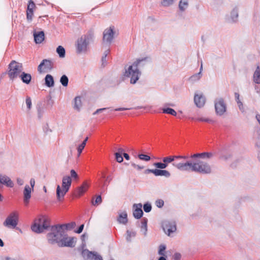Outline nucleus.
<instances>
[{
    "label": "nucleus",
    "instance_id": "nucleus-18",
    "mask_svg": "<svg viewBox=\"0 0 260 260\" xmlns=\"http://www.w3.org/2000/svg\"><path fill=\"white\" fill-rule=\"evenodd\" d=\"M28 185H26L23 191V202L25 206H27L31 198V193L33 191Z\"/></svg>",
    "mask_w": 260,
    "mask_h": 260
},
{
    "label": "nucleus",
    "instance_id": "nucleus-60",
    "mask_svg": "<svg viewBox=\"0 0 260 260\" xmlns=\"http://www.w3.org/2000/svg\"><path fill=\"white\" fill-rule=\"evenodd\" d=\"M151 173L154 175L155 169H147L146 170V173Z\"/></svg>",
    "mask_w": 260,
    "mask_h": 260
},
{
    "label": "nucleus",
    "instance_id": "nucleus-50",
    "mask_svg": "<svg viewBox=\"0 0 260 260\" xmlns=\"http://www.w3.org/2000/svg\"><path fill=\"white\" fill-rule=\"evenodd\" d=\"M76 223L75 222H73L71 223H69L67 224L66 225H63L64 227L66 226V229L68 230H71L74 228L76 226Z\"/></svg>",
    "mask_w": 260,
    "mask_h": 260
},
{
    "label": "nucleus",
    "instance_id": "nucleus-5",
    "mask_svg": "<svg viewBox=\"0 0 260 260\" xmlns=\"http://www.w3.org/2000/svg\"><path fill=\"white\" fill-rule=\"evenodd\" d=\"M49 226L48 219L44 216L40 215L35 220L31 226V230L35 233H41L46 230Z\"/></svg>",
    "mask_w": 260,
    "mask_h": 260
},
{
    "label": "nucleus",
    "instance_id": "nucleus-13",
    "mask_svg": "<svg viewBox=\"0 0 260 260\" xmlns=\"http://www.w3.org/2000/svg\"><path fill=\"white\" fill-rule=\"evenodd\" d=\"M53 67V62L48 59H43L38 67V71L40 73L49 72Z\"/></svg>",
    "mask_w": 260,
    "mask_h": 260
},
{
    "label": "nucleus",
    "instance_id": "nucleus-12",
    "mask_svg": "<svg viewBox=\"0 0 260 260\" xmlns=\"http://www.w3.org/2000/svg\"><path fill=\"white\" fill-rule=\"evenodd\" d=\"M77 239L74 237H68L64 234L58 245L59 247H73L75 246Z\"/></svg>",
    "mask_w": 260,
    "mask_h": 260
},
{
    "label": "nucleus",
    "instance_id": "nucleus-7",
    "mask_svg": "<svg viewBox=\"0 0 260 260\" xmlns=\"http://www.w3.org/2000/svg\"><path fill=\"white\" fill-rule=\"evenodd\" d=\"M19 214L18 211L11 212L6 217L3 224L9 229H15L18 224Z\"/></svg>",
    "mask_w": 260,
    "mask_h": 260
},
{
    "label": "nucleus",
    "instance_id": "nucleus-8",
    "mask_svg": "<svg viewBox=\"0 0 260 260\" xmlns=\"http://www.w3.org/2000/svg\"><path fill=\"white\" fill-rule=\"evenodd\" d=\"M85 244L83 242L78 250L81 251V255L85 260H103L102 257L96 252H92L87 249H84Z\"/></svg>",
    "mask_w": 260,
    "mask_h": 260
},
{
    "label": "nucleus",
    "instance_id": "nucleus-4",
    "mask_svg": "<svg viewBox=\"0 0 260 260\" xmlns=\"http://www.w3.org/2000/svg\"><path fill=\"white\" fill-rule=\"evenodd\" d=\"M72 184V179L69 176H64L62 179L61 187L57 185L56 187V196L59 201H61L64 195L69 191Z\"/></svg>",
    "mask_w": 260,
    "mask_h": 260
},
{
    "label": "nucleus",
    "instance_id": "nucleus-57",
    "mask_svg": "<svg viewBox=\"0 0 260 260\" xmlns=\"http://www.w3.org/2000/svg\"><path fill=\"white\" fill-rule=\"evenodd\" d=\"M181 258V254L178 253H176L174 255V258L175 260H180Z\"/></svg>",
    "mask_w": 260,
    "mask_h": 260
},
{
    "label": "nucleus",
    "instance_id": "nucleus-2",
    "mask_svg": "<svg viewBox=\"0 0 260 260\" xmlns=\"http://www.w3.org/2000/svg\"><path fill=\"white\" fill-rule=\"evenodd\" d=\"M147 58H142L137 59L132 65L125 68L123 76L130 79L131 84H135L140 78L141 73L138 69V66L143 64V62L146 61Z\"/></svg>",
    "mask_w": 260,
    "mask_h": 260
},
{
    "label": "nucleus",
    "instance_id": "nucleus-1",
    "mask_svg": "<svg viewBox=\"0 0 260 260\" xmlns=\"http://www.w3.org/2000/svg\"><path fill=\"white\" fill-rule=\"evenodd\" d=\"M213 154L212 152H203L196 153L192 155L191 158H197L193 162L186 161L185 162H174L172 165L181 171H192L203 174H210L212 169L210 165L206 161L201 160L208 159L212 158Z\"/></svg>",
    "mask_w": 260,
    "mask_h": 260
},
{
    "label": "nucleus",
    "instance_id": "nucleus-14",
    "mask_svg": "<svg viewBox=\"0 0 260 260\" xmlns=\"http://www.w3.org/2000/svg\"><path fill=\"white\" fill-rule=\"evenodd\" d=\"M162 228L165 233L168 236L176 230V223L174 221H164L162 223Z\"/></svg>",
    "mask_w": 260,
    "mask_h": 260
},
{
    "label": "nucleus",
    "instance_id": "nucleus-38",
    "mask_svg": "<svg viewBox=\"0 0 260 260\" xmlns=\"http://www.w3.org/2000/svg\"><path fill=\"white\" fill-rule=\"evenodd\" d=\"M88 140V137H86V139L82 142V143L79 145V146L77 148V151H78V156H79L82 153V150L84 148L87 141Z\"/></svg>",
    "mask_w": 260,
    "mask_h": 260
},
{
    "label": "nucleus",
    "instance_id": "nucleus-53",
    "mask_svg": "<svg viewBox=\"0 0 260 260\" xmlns=\"http://www.w3.org/2000/svg\"><path fill=\"white\" fill-rule=\"evenodd\" d=\"M132 166L135 169L138 170H142L144 168L143 166H141L138 165H136L135 163H132Z\"/></svg>",
    "mask_w": 260,
    "mask_h": 260
},
{
    "label": "nucleus",
    "instance_id": "nucleus-3",
    "mask_svg": "<svg viewBox=\"0 0 260 260\" xmlns=\"http://www.w3.org/2000/svg\"><path fill=\"white\" fill-rule=\"evenodd\" d=\"M64 225H55L51 228V232L47 235V239L51 244L56 243L57 245L61 240L64 234Z\"/></svg>",
    "mask_w": 260,
    "mask_h": 260
},
{
    "label": "nucleus",
    "instance_id": "nucleus-33",
    "mask_svg": "<svg viewBox=\"0 0 260 260\" xmlns=\"http://www.w3.org/2000/svg\"><path fill=\"white\" fill-rule=\"evenodd\" d=\"M56 52L58 54L60 58H64L65 57L66 51L62 46H58L56 48Z\"/></svg>",
    "mask_w": 260,
    "mask_h": 260
},
{
    "label": "nucleus",
    "instance_id": "nucleus-37",
    "mask_svg": "<svg viewBox=\"0 0 260 260\" xmlns=\"http://www.w3.org/2000/svg\"><path fill=\"white\" fill-rule=\"evenodd\" d=\"M162 113L172 115L173 116H176L177 112L173 109L170 108H163L162 109Z\"/></svg>",
    "mask_w": 260,
    "mask_h": 260
},
{
    "label": "nucleus",
    "instance_id": "nucleus-45",
    "mask_svg": "<svg viewBox=\"0 0 260 260\" xmlns=\"http://www.w3.org/2000/svg\"><path fill=\"white\" fill-rule=\"evenodd\" d=\"M102 202V198L101 196H98L95 201H92V204L93 206H97L100 204Z\"/></svg>",
    "mask_w": 260,
    "mask_h": 260
},
{
    "label": "nucleus",
    "instance_id": "nucleus-43",
    "mask_svg": "<svg viewBox=\"0 0 260 260\" xmlns=\"http://www.w3.org/2000/svg\"><path fill=\"white\" fill-rule=\"evenodd\" d=\"M154 166L156 168L160 169H166L168 166L165 162H155L153 164Z\"/></svg>",
    "mask_w": 260,
    "mask_h": 260
},
{
    "label": "nucleus",
    "instance_id": "nucleus-32",
    "mask_svg": "<svg viewBox=\"0 0 260 260\" xmlns=\"http://www.w3.org/2000/svg\"><path fill=\"white\" fill-rule=\"evenodd\" d=\"M118 221L119 222L125 224L127 221V214L126 212H122L119 215V216L118 219Z\"/></svg>",
    "mask_w": 260,
    "mask_h": 260
},
{
    "label": "nucleus",
    "instance_id": "nucleus-20",
    "mask_svg": "<svg viewBox=\"0 0 260 260\" xmlns=\"http://www.w3.org/2000/svg\"><path fill=\"white\" fill-rule=\"evenodd\" d=\"M0 184L5 185L10 187H12L14 185V183L11 179L5 175H1Z\"/></svg>",
    "mask_w": 260,
    "mask_h": 260
},
{
    "label": "nucleus",
    "instance_id": "nucleus-19",
    "mask_svg": "<svg viewBox=\"0 0 260 260\" xmlns=\"http://www.w3.org/2000/svg\"><path fill=\"white\" fill-rule=\"evenodd\" d=\"M142 207V205L141 203L133 205V215L136 218L139 219L142 216L143 213Z\"/></svg>",
    "mask_w": 260,
    "mask_h": 260
},
{
    "label": "nucleus",
    "instance_id": "nucleus-40",
    "mask_svg": "<svg viewBox=\"0 0 260 260\" xmlns=\"http://www.w3.org/2000/svg\"><path fill=\"white\" fill-rule=\"evenodd\" d=\"M60 82L63 86H67L68 84L69 79L66 75H63L60 78Z\"/></svg>",
    "mask_w": 260,
    "mask_h": 260
},
{
    "label": "nucleus",
    "instance_id": "nucleus-35",
    "mask_svg": "<svg viewBox=\"0 0 260 260\" xmlns=\"http://www.w3.org/2000/svg\"><path fill=\"white\" fill-rule=\"evenodd\" d=\"M202 76V74H201V73H198L191 76L189 78V80L191 82H195L199 81L201 78Z\"/></svg>",
    "mask_w": 260,
    "mask_h": 260
},
{
    "label": "nucleus",
    "instance_id": "nucleus-36",
    "mask_svg": "<svg viewBox=\"0 0 260 260\" xmlns=\"http://www.w3.org/2000/svg\"><path fill=\"white\" fill-rule=\"evenodd\" d=\"M123 152V149L121 148H119L118 149V152H116L115 153V158L116 159V161L118 162H121L123 161V157L122 156V153Z\"/></svg>",
    "mask_w": 260,
    "mask_h": 260
},
{
    "label": "nucleus",
    "instance_id": "nucleus-30",
    "mask_svg": "<svg viewBox=\"0 0 260 260\" xmlns=\"http://www.w3.org/2000/svg\"><path fill=\"white\" fill-rule=\"evenodd\" d=\"M235 98L236 101V102L237 103L238 106L240 110L242 112H243L244 111V107H243V103H242V102L240 100V95H239V94L238 93H237V92L235 93Z\"/></svg>",
    "mask_w": 260,
    "mask_h": 260
},
{
    "label": "nucleus",
    "instance_id": "nucleus-54",
    "mask_svg": "<svg viewBox=\"0 0 260 260\" xmlns=\"http://www.w3.org/2000/svg\"><path fill=\"white\" fill-rule=\"evenodd\" d=\"M197 120L199 121H204V122H210L212 121V120L209 118H203V117L198 118Z\"/></svg>",
    "mask_w": 260,
    "mask_h": 260
},
{
    "label": "nucleus",
    "instance_id": "nucleus-26",
    "mask_svg": "<svg viewBox=\"0 0 260 260\" xmlns=\"http://www.w3.org/2000/svg\"><path fill=\"white\" fill-rule=\"evenodd\" d=\"M147 219L146 218H143L141 220V231L142 234L146 236L147 232Z\"/></svg>",
    "mask_w": 260,
    "mask_h": 260
},
{
    "label": "nucleus",
    "instance_id": "nucleus-59",
    "mask_svg": "<svg viewBox=\"0 0 260 260\" xmlns=\"http://www.w3.org/2000/svg\"><path fill=\"white\" fill-rule=\"evenodd\" d=\"M130 108H116L114 110L115 111H124V110H129Z\"/></svg>",
    "mask_w": 260,
    "mask_h": 260
},
{
    "label": "nucleus",
    "instance_id": "nucleus-51",
    "mask_svg": "<svg viewBox=\"0 0 260 260\" xmlns=\"http://www.w3.org/2000/svg\"><path fill=\"white\" fill-rule=\"evenodd\" d=\"M164 202L162 200L159 199V200H157L155 201V205L158 208L162 207L164 206Z\"/></svg>",
    "mask_w": 260,
    "mask_h": 260
},
{
    "label": "nucleus",
    "instance_id": "nucleus-61",
    "mask_svg": "<svg viewBox=\"0 0 260 260\" xmlns=\"http://www.w3.org/2000/svg\"><path fill=\"white\" fill-rule=\"evenodd\" d=\"M144 108L146 110L147 112H151L152 106H147L145 107Z\"/></svg>",
    "mask_w": 260,
    "mask_h": 260
},
{
    "label": "nucleus",
    "instance_id": "nucleus-44",
    "mask_svg": "<svg viewBox=\"0 0 260 260\" xmlns=\"http://www.w3.org/2000/svg\"><path fill=\"white\" fill-rule=\"evenodd\" d=\"M138 157L140 159L146 161H148L150 160V157L149 156L144 154H139Z\"/></svg>",
    "mask_w": 260,
    "mask_h": 260
},
{
    "label": "nucleus",
    "instance_id": "nucleus-64",
    "mask_svg": "<svg viewBox=\"0 0 260 260\" xmlns=\"http://www.w3.org/2000/svg\"><path fill=\"white\" fill-rule=\"evenodd\" d=\"M5 260H15L14 258H12L10 257L6 256L5 257Z\"/></svg>",
    "mask_w": 260,
    "mask_h": 260
},
{
    "label": "nucleus",
    "instance_id": "nucleus-10",
    "mask_svg": "<svg viewBox=\"0 0 260 260\" xmlns=\"http://www.w3.org/2000/svg\"><path fill=\"white\" fill-rule=\"evenodd\" d=\"M214 107L216 113L219 116L223 115L226 111V104L224 99L221 98L215 99Z\"/></svg>",
    "mask_w": 260,
    "mask_h": 260
},
{
    "label": "nucleus",
    "instance_id": "nucleus-22",
    "mask_svg": "<svg viewBox=\"0 0 260 260\" xmlns=\"http://www.w3.org/2000/svg\"><path fill=\"white\" fill-rule=\"evenodd\" d=\"M253 81L256 84H260V63L257 65L253 73Z\"/></svg>",
    "mask_w": 260,
    "mask_h": 260
},
{
    "label": "nucleus",
    "instance_id": "nucleus-28",
    "mask_svg": "<svg viewBox=\"0 0 260 260\" xmlns=\"http://www.w3.org/2000/svg\"><path fill=\"white\" fill-rule=\"evenodd\" d=\"M189 5L188 0H180L179 3V9L180 11H185Z\"/></svg>",
    "mask_w": 260,
    "mask_h": 260
},
{
    "label": "nucleus",
    "instance_id": "nucleus-23",
    "mask_svg": "<svg viewBox=\"0 0 260 260\" xmlns=\"http://www.w3.org/2000/svg\"><path fill=\"white\" fill-rule=\"evenodd\" d=\"M82 107V101L81 97L77 96L74 99V109L78 112L81 110Z\"/></svg>",
    "mask_w": 260,
    "mask_h": 260
},
{
    "label": "nucleus",
    "instance_id": "nucleus-16",
    "mask_svg": "<svg viewBox=\"0 0 260 260\" xmlns=\"http://www.w3.org/2000/svg\"><path fill=\"white\" fill-rule=\"evenodd\" d=\"M189 156L188 155H174V156H169L167 157H165L162 159V161L165 162L167 166L168 164L173 162V164L174 162H180L181 161H177V159H183L186 160L188 159Z\"/></svg>",
    "mask_w": 260,
    "mask_h": 260
},
{
    "label": "nucleus",
    "instance_id": "nucleus-42",
    "mask_svg": "<svg viewBox=\"0 0 260 260\" xmlns=\"http://www.w3.org/2000/svg\"><path fill=\"white\" fill-rule=\"evenodd\" d=\"M109 53H110V50L109 49L106 50L104 52V56L102 57V65L103 66H105L107 63V61L106 60V57H107V55L109 54Z\"/></svg>",
    "mask_w": 260,
    "mask_h": 260
},
{
    "label": "nucleus",
    "instance_id": "nucleus-15",
    "mask_svg": "<svg viewBox=\"0 0 260 260\" xmlns=\"http://www.w3.org/2000/svg\"><path fill=\"white\" fill-rule=\"evenodd\" d=\"M89 187V184L88 183L87 181H85L83 182L82 184L77 187L74 193V196L76 198H80L84 194V193L88 190Z\"/></svg>",
    "mask_w": 260,
    "mask_h": 260
},
{
    "label": "nucleus",
    "instance_id": "nucleus-29",
    "mask_svg": "<svg viewBox=\"0 0 260 260\" xmlns=\"http://www.w3.org/2000/svg\"><path fill=\"white\" fill-rule=\"evenodd\" d=\"M177 0H161L160 3L161 6L167 8L173 5Z\"/></svg>",
    "mask_w": 260,
    "mask_h": 260
},
{
    "label": "nucleus",
    "instance_id": "nucleus-62",
    "mask_svg": "<svg viewBox=\"0 0 260 260\" xmlns=\"http://www.w3.org/2000/svg\"><path fill=\"white\" fill-rule=\"evenodd\" d=\"M123 156L124 157V158L126 160H129V155L127 153H123Z\"/></svg>",
    "mask_w": 260,
    "mask_h": 260
},
{
    "label": "nucleus",
    "instance_id": "nucleus-21",
    "mask_svg": "<svg viewBox=\"0 0 260 260\" xmlns=\"http://www.w3.org/2000/svg\"><path fill=\"white\" fill-rule=\"evenodd\" d=\"M34 37L35 41L37 44L41 43L45 38L44 33L43 31H35Z\"/></svg>",
    "mask_w": 260,
    "mask_h": 260
},
{
    "label": "nucleus",
    "instance_id": "nucleus-25",
    "mask_svg": "<svg viewBox=\"0 0 260 260\" xmlns=\"http://www.w3.org/2000/svg\"><path fill=\"white\" fill-rule=\"evenodd\" d=\"M19 78H21L23 83L28 84L30 82L31 76L30 74L25 73L23 72L21 75L19 76Z\"/></svg>",
    "mask_w": 260,
    "mask_h": 260
},
{
    "label": "nucleus",
    "instance_id": "nucleus-63",
    "mask_svg": "<svg viewBox=\"0 0 260 260\" xmlns=\"http://www.w3.org/2000/svg\"><path fill=\"white\" fill-rule=\"evenodd\" d=\"M255 90H256V91L257 92H260V87H259L258 86L256 85L255 86Z\"/></svg>",
    "mask_w": 260,
    "mask_h": 260
},
{
    "label": "nucleus",
    "instance_id": "nucleus-58",
    "mask_svg": "<svg viewBox=\"0 0 260 260\" xmlns=\"http://www.w3.org/2000/svg\"><path fill=\"white\" fill-rule=\"evenodd\" d=\"M83 228H84V224L81 225L79 226L78 230L76 232L78 233V234L81 233L82 232V231L83 230Z\"/></svg>",
    "mask_w": 260,
    "mask_h": 260
},
{
    "label": "nucleus",
    "instance_id": "nucleus-24",
    "mask_svg": "<svg viewBox=\"0 0 260 260\" xmlns=\"http://www.w3.org/2000/svg\"><path fill=\"white\" fill-rule=\"evenodd\" d=\"M154 175L156 176H165L166 177H170V173L166 170L155 169Z\"/></svg>",
    "mask_w": 260,
    "mask_h": 260
},
{
    "label": "nucleus",
    "instance_id": "nucleus-34",
    "mask_svg": "<svg viewBox=\"0 0 260 260\" xmlns=\"http://www.w3.org/2000/svg\"><path fill=\"white\" fill-rule=\"evenodd\" d=\"M136 233L135 231L131 230H127L126 231V240L127 241H131L132 239L134 238L136 236Z\"/></svg>",
    "mask_w": 260,
    "mask_h": 260
},
{
    "label": "nucleus",
    "instance_id": "nucleus-41",
    "mask_svg": "<svg viewBox=\"0 0 260 260\" xmlns=\"http://www.w3.org/2000/svg\"><path fill=\"white\" fill-rule=\"evenodd\" d=\"M25 104L27 106V109L29 111L32 107L31 99L30 96H26L25 99Z\"/></svg>",
    "mask_w": 260,
    "mask_h": 260
},
{
    "label": "nucleus",
    "instance_id": "nucleus-47",
    "mask_svg": "<svg viewBox=\"0 0 260 260\" xmlns=\"http://www.w3.org/2000/svg\"><path fill=\"white\" fill-rule=\"evenodd\" d=\"M166 246L164 245H161L159 247L158 254L160 255H165Z\"/></svg>",
    "mask_w": 260,
    "mask_h": 260
},
{
    "label": "nucleus",
    "instance_id": "nucleus-56",
    "mask_svg": "<svg viewBox=\"0 0 260 260\" xmlns=\"http://www.w3.org/2000/svg\"><path fill=\"white\" fill-rule=\"evenodd\" d=\"M17 183L19 185H22L24 183V181L22 179L20 178H18L17 179Z\"/></svg>",
    "mask_w": 260,
    "mask_h": 260
},
{
    "label": "nucleus",
    "instance_id": "nucleus-48",
    "mask_svg": "<svg viewBox=\"0 0 260 260\" xmlns=\"http://www.w3.org/2000/svg\"><path fill=\"white\" fill-rule=\"evenodd\" d=\"M143 209L145 212H149L152 209L151 205L149 203H146L143 206Z\"/></svg>",
    "mask_w": 260,
    "mask_h": 260
},
{
    "label": "nucleus",
    "instance_id": "nucleus-55",
    "mask_svg": "<svg viewBox=\"0 0 260 260\" xmlns=\"http://www.w3.org/2000/svg\"><path fill=\"white\" fill-rule=\"evenodd\" d=\"M35 185V180L34 178H31L30 180V188L34 190V187Z\"/></svg>",
    "mask_w": 260,
    "mask_h": 260
},
{
    "label": "nucleus",
    "instance_id": "nucleus-39",
    "mask_svg": "<svg viewBox=\"0 0 260 260\" xmlns=\"http://www.w3.org/2000/svg\"><path fill=\"white\" fill-rule=\"evenodd\" d=\"M34 10L27 8L26 18L28 21H31L32 20Z\"/></svg>",
    "mask_w": 260,
    "mask_h": 260
},
{
    "label": "nucleus",
    "instance_id": "nucleus-27",
    "mask_svg": "<svg viewBox=\"0 0 260 260\" xmlns=\"http://www.w3.org/2000/svg\"><path fill=\"white\" fill-rule=\"evenodd\" d=\"M45 85L48 87H53L54 85V82L53 77L49 74L46 76L45 78Z\"/></svg>",
    "mask_w": 260,
    "mask_h": 260
},
{
    "label": "nucleus",
    "instance_id": "nucleus-6",
    "mask_svg": "<svg viewBox=\"0 0 260 260\" xmlns=\"http://www.w3.org/2000/svg\"><path fill=\"white\" fill-rule=\"evenodd\" d=\"M8 69V76L12 80L19 77L23 70L22 64L15 60H13L10 63Z\"/></svg>",
    "mask_w": 260,
    "mask_h": 260
},
{
    "label": "nucleus",
    "instance_id": "nucleus-11",
    "mask_svg": "<svg viewBox=\"0 0 260 260\" xmlns=\"http://www.w3.org/2000/svg\"><path fill=\"white\" fill-rule=\"evenodd\" d=\"M116 34L115 28L114 26H110L106 28L103 32V41L108 44L111 43Z\"/></svg>",
    "mask_w": 260,
    "mask_h": 260
},
{
    "label": "nucleus",
    "instance_id": "nucleus-46",
    "mask_svg": "<svg viewBox=\"0 0 260 260\" xmlns=\"http://www.w3.org/2000/svg\"><path fill=\"white\" fill-rule=\"evenodd\" d=\"M104 111H106L107 112H106V114L108 115V114H111V112L112 111V110H108L107 108L99 109L96 110V111L93 113V114L94 115L96 114L100 113V112Z\"/></svg>",
    "mask_w": 260,
    "mask_h": 260
},
{
    "label": "nucleus",
    "instance_id": "nucleus-52",
    "mask_svg": "<svg viewBox=\"0 0 260 260\" xmlns=\"http://www.w3.org/2000/svg\"><path fill=\"white\" fill-rule=\"evenodd\" d=\"M36 7L35 4L32 0H29L27 8L34 10Z\"/></svg>",
    "mask_w": 260,
    "mask_h": 260
},
{
    "label": "nucleus",
    "instance_id": "nucleus-31",
    "mask_svg": "<svg viewBox=\"0 0 260 260\" xmlns=\"http://www.w3.org/2000/svg\"><path fill=\"white\" fill-rule=\"evenodd\" d=\"M238 17V11L237 8L233 9L231 13V20L232 22H236Z\"/></svg>",
    "mask_w": 260,
    "mask_h": 260
},
{
    "label": "nucleus",
    "instance_id": "nucleus-49",
    "mask_svg": "<svg viewBox=\"0 0 260 260\" xmlns=\"http://www.w3.org/2000/svg\"><path fill=\"white\" fill-rule=\"evenodd\" d=\"M71 176H70L71 179H74V180H78V175L77 173L75 172L74 170H71L70 171Z\"/></svg>",
    "mask_w": 260,
    "mask_h": 260
},
{
    "label": "nucleus",
    "instance_id": "nucleus-9",
    "mask_svg": "<svg viewBox=\"0 0 260 260\" xmlns=\"http://www.w3.org/2000/svg\"><path fill=\"white\" fill-rule=\"evenodd\" d=\"M89 44V38L86 36H82L79 38L76 43V49L78 53H84L87 50Z\"/></svg>",
    "mask_w": 260,
    "mask_h": 260
},
{
    "label": "nucleus",
    "instance_id": "nucleus-17",
    "mask_svg": "<svg viewBox=\"0 0 260 260\" xmlns=\"http://www.w3.org/2000/svg\"><path fill=\"white\" fill-rule=\"evenodd\" d=\"M194 103L198 108L203 107L206 103V98L204 94L201 93H196L194 95Z\"/></svg>",
    "mask_w": 260,
    "mask_h": 260
}]
</instances>
